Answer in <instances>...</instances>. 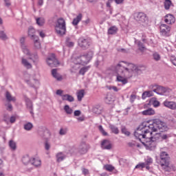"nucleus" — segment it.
Here are the masks:
<instances>
[{
  "label": "nucleus",
  "mask_w": 176,
  "mask_h": 176,
  "mask_svg": "<svg viewBox=\"0 0 176 176\" xmlns=\"http://www.w3.org/2000/svg\"><path fill=\"white\" fill-rule=\"evenodd\" d=\"M98 129H99V131H100V133H102V135H104V136L108 135V133H107V132L105 131V130H104V128H103L101 125H100V126H98Z\"/></svg>",
  "instance_id": "obj_52"
},
{
  "label": "nucleus",
  "mask_w": 176,
  "mask_h": 176,
  "mask_svg": "<svg viewBox=\"0 0 176 176\" xmlns=\"http://www.w3.org/2000/svg\"><path fill=\"white\" fill-rule=\"evenodd\" d=\"M135 98H137V96L135 94L131 95L130 101L131 102H134L135 100Z\"/></svg>",
  "instance_id": "obj_58"
},
{
  "label": "nucleus",
  "mask_w": 176,
  "mask_h": 176,
  "mask_svg": "<svg viewBox=\"0 0 176 176\" xmlns=\"http://www.w3.org/2000/svg\"><path fill=\"white\" fill-rule=\"evenodd\" d=\"M61 98L63 101H69V102H74V101H75L74 96L69 94H63Z\"/></svg>",
  "instance_id": "obj_21"
},
{
  "label": "nucleus",
  "mask_w": 176,
  "mask_h": 176,
  "mask_svg": "<svg viewBox=\"0 0 176 176\" xmlns=\"http://www.w3.org/2000/svg\"><path fill=\"white\" fill-rule=\"evenodd\" d=\"M28 35L30 36L31 39H34L35 37H38V36H35V29L32 27L29 28Z\"/></svg>",
  "instance_id": "obj_28"
},
{
  "label": "nucleus",
  "mask_w": 176,
  "mask_h": 176,
  "mask_svg": "<svg viewBox=\"0 0 176 176\" xmlns=\"http://www.w3.org/2000/svg\"><path fill=\"white\" fill-rule=\"evenodd\" d=\"M28 85H30L31 87H33L34 89H39V87L41 86V82H39V80L33 79L32 82H30V80H25Z\"/></svg>",
  "instance_id": "obj_14"
},
{
  "label": "nucleus",
  "mask_w": 176,
  "mask_h": 176,
  "mask_svg": "<svg viewBox=\"0 0 176 176\" xmlns=\"http://www.w3.org/2000/svg\"><path fill=\"white\" fill-rule=\"evenodd\" d=\"M146 166V164L144 163V162H140L138 165L135 166V168H145V167Z\"/></svg>",
  "instance_id": "obj_49"
},
{
  "label": "nucleus",
  "mask_w": 176,
  "mask_h": 176,
  "mask_svg": "<svg viewBox=\"0 0 176 176\" xmlns=\"http://www.w3.org/2000/svg\"><path fill=\"white\" fill-rule=\"evenodd\" d=\"M6 98L7 100H8L10 102V101H16V98L14 96H12V94L9 91H6Z\"/></svg>",
  "instance_id": "obj_36"
},
{
  "label": "nucleus",
  "mask_w": 176,
  "mask_h": 176,
  "mask_svg": "<svg viewBox=\"0 0 176 176\" xmlns=\"http://www.w3.org/2000/svg\"><path fill=\"white\" fill-rule=\"evenodd\" d=\"M170 62L172 63V64H173V65H175L176 67V58L175 57H172L170 58Z\"/></svg>",
  "instance_id": "obj_62"
},
{
  "label": "nucleus",
  "mask_w": 176,
  "mask_h": 176,
  "mask_svg": "<svg viewBox=\"0 0 176 176\" xmlns=\"http://www.w3.org/2000/svg\"><path fill=\"white\" fill-rule=\"evenodd\" d=\"M160 159H161V164H167L168 162H170V156H168V154L165 152L162 151L160 153Z\"/></svg>",
  "instance_id": "obj_13"
},
{
  "label": "nucleus",
  "mask_w": 176,
  "mask_h": 176,
  "mask_svg": "<svg viewBox=\"0 0 176 176\" xmlns=\"http://www.w3.org/2000/svg\"><path fill=\"white\" fill-rule=\"evenodd\" d=\"M119 163L121 166H124V164L127 163V160L121 158L119 160Z\"/></svg>",
  "instance_id": "obj_55"
},
{
  "label": "nucleus",
  "mask_w": 176,
  "mask_h": 176,
  "mask_svg": "<svg viewBox=\"0 0 176 176\" xmlns=\"http://www.w3.org/2000/svg\"><path fill=\"white\" fill-rule=\"evenodd\" d=\"M52 76L55 78V79H57V80H61V79H63V77L61 76V75L57 73L56 69H54L52 70Z\"/></svg>",
  "instance_id": "obj_30"
},
{
  "label": "nucleus",
  "mask_w": 176,
  "mask_h": 176,
  "mask_svg": "<svg viewBox=\"0 0 176 176\" xmlns=\"http://www.w3.org/2000/svg\"><path fill=\"white\" fill-rule=\"evenodd\" d=\"M31 160H32V159H31L28 155H24L22 157V162L23 164H28V163H31Z\"/></svg>",
  "instance_id": "obj_39"
},
{
  "label": "nucleus",
  "mask_w": 176,
  "mask_h": 176,
  "mask_svg": "<svg viewBox=\"0 0 176 176\" xmlns=\"http://www.w3.org/2000/svg\"><path fill=\"white\" fill-rule=\"evenodd\" d=\"M79 68H80V64L78 63V60L76 59L74 60V65L72 67L71 72L75 73L78 69H79Z\"/></svg>",
  "instance_id": "obj_32"
},
{
  "label": "nucleus",
  "mask_w": 176,
  "mask_h": 176,
  "mask_svg": "<svg viewBox=\"0 0 176 176\" xmlns=\"http://www.w3.org/2000/svg\"><path fill=\"white\" fill-rule=\"evenodd\" d=\"M56 162L60 163V162H63V160H64L67 157V156L65 155V154H64V153L60 152L56 155Z\"/></svg>",
  "instance_id": "obj_22"
},
{
  "label": "nucleus",
  "mask_w": 176,
  "mask_h": 176,
  "mask_svg": "<svg viewBox=\"0 0 176 176\" xmlns=\"http://www.w3.org/2000/svg\"><path fill=\"white\" fill-rule=\"evenodd\" d=\"M104 170L107 171H113L115 170V167L111 164H106L104 166Z\"/></svg>",
  "instance_id": "obj_45"
},
{
  "label": "nucleus",
  "mask_w": 176,
  "mask_h": 176,
  "mask_svg": "<svg viewBox=\"0 0 176 176\" xmlns=\"http://www.w3.org/2000/svg\"><path fill=\"white\" fill-rule=\"evenodd\" d=\"M25 102L28 109H30V113L33 115L34 111H32V102H31V100L26 98Z\"/></svg>",
  "instance_id": "obj_31"
},
{
  "label": "nucleus",
  "mask_w": 176,
  "mask_h": 176,
  "mask_svg": "<svg viewBox=\"0 0 176 176\" xmlns=\"http://www.w3.org/2000/svg\"><path fill=\"white\" fill-rule=\"evenodd\" d=\"M161 166L165 171H168V173H170V171H175L176 170L174 165H171V166H170V162H167V164H161Z\"/></svg>",
  "instance_id": "obj_16"
},
{
  "label": "nucleus",
  "mask_w": 176,
  "mask_h": 176,
  "mask_svg": "<svg viewBox=\"0 0 176 176\" xmlns=\"http://www.w3.org/2000/svg\"><path fill=\"white\" fill-rule=\"evenodd\" d=\"M85 97V90L81 89L77 91V98L78 101H82V98Z\"/></svg>",
  "instance_id": "obj_38"
},
{
  "label": "nucleus",
  "mask_w": 176,
  "mask_h": 176,
  "mask_svg": "<svg viewBox=\"0 0 176 176\" xmlns=\"http://www.w3.org/2000/svg\"><path fill=\"white\" fill-rule=\"evenodd\" d=\"M45 148L46 151H49V149H50V143L49 142H45Z\"/></svg>",
  "instance_id": "obj_61"
},
{
  "label": "nucleus",
  "mask_w": 176,
  "mask_h": 176,
  "mask_svg": "<svg viewBox=\"0 0 176 176\" xmlns=\"http://www.w3.org/2000/svg\"><path fill=\"white\" fill-rule=\"evenodd\" d=\"M55 31L58 35L62 36V35H65V32H67V26L65 24V20L63 18H60L57 20Z\"/></svg>",
  "instance_id": "obj_6"
},
{
  "label": "nucleus",
  "mask_w": 176,
  "mask_h": 176,
  "mask_svg": "<svg viewBox=\"0 0 176 176\" xmlns=\"http://www.w3.org/2000/svg\"><path fill=\"white\" fill-rule=\"evenodd\" d=\"M46 63L49 67H57L58 65V60L56 58V55L52 54L46 59Z\"/></svg>",
  "instance_id": "obj_11"
},
{
  "label": "nucleus",
  "mask_w": 176,
  "mask_h": 176,
  "mask_svg": "<svg viewBox=\"0 0 176 176\" xmlns=\"http://www.w3.org/2000/svg\"><path fill=\"white\" fill-rule=\"evenodd\" d=\"M144 163H145V164H146V170L150 171V173H152V170H151V167H149V166H151V164H152V163H153V160L152 159V157H146V158L145 159V162H144Z\"/></svg>",
  "instance_id": "obj_19"
},
{
  "label": "nucleus",
  "mask_w": 176,
  "mask_h": 176,
  "mask_svg": "<svg viewBox=\"0 0 176 176\" xmlns=\"http://www.w3.org/2000/svg\"><path fill=\"white\" fill-rule=\"evenodd\" d=\"M78 46H80L81 49L86 50V49H89V47H90V45H91V41H90L89 38L81 37L78 39Z\"/></svg>",
  "instance_id": "obj_9"
},
{
  "label": "nucleus",
  "mask_w": 176,
  "mask_h": 176,
  "mask_svg": "<svg viewBox=\"0 0 176 176\" xmlns=\"http://www.w3.org/2000/svg\"><path fill=\"white\" fill-rule=\"evenodd\" d=\"M109 90H113V91H119V89H118V87H115V86H110L108 87Z\"/></svg>",
  "instance_id": "obj_56"
},
{
  "label": "nucleus",
  "mask_w": 176,
  "mask_h": 176,
  "mask_svg": "<svg viewBox=\"0 0 176 176\" xmlns=\"http://www.w3.org/2000/svg\"><path fill=\"white\" fill-rule=\"evenodd\" d=\"M93 58V52L90 51L87 53H82L79 56H78L76 60L78 64H81L82 65H86L90 63V60Z\"/></svg>",
  "instance_id": "obj_7"
},
{
  "label": "nucleus",
  "mask_w": 176,
  "mask_h": 176,
  "mask_svg": "<svg viewBox=\"0 0 176 176\" xmlns=\"http://www.w3.org/2000/svg\"><path fill=\"white\" fill-rule=\"evenodd\" d=\"M74 113V116H80L81 112L80 110H76Z\"/></svg>",
  "instance_id": "obj_63"
},
{
  "label": "nucleus",
  "mask_w": 176,
  "mask_h": 176,
  "mask_svg": "<svg viewBox=\"0 0 176 176\" xmlns=\"http://www.w3.org/2000/svg\"><path fill=\"white\" fill-rule=\"evenodd\" d=\"M8 145L12 151H16L17 149V144L13 140H10Z\"/></svg>",
  "instance_id": "obj_40"
},
{
  "label": "nucleus",
  "mask_w": 176,
  "mask_h": 176,
  "mask_svg": "<svg viewBox=\"0 0 176 176\" xmlns=\"http://www.w3.org/2000/svg\"><path fill=\"white\" fill-rule=\"evenodd\" d=\"M82 17L83 15H82V14H79L76 18L73 19V25H78V24H79V22L82 20Z\"/></svg>",
  "instance_id": "obj_29"
},
{
  "label": "nucleus",
  "mask_w": 176,
  "mask_h": 176,
  "mask_svg": "<svg viewBox=\"0 0 176 176\" xmlns=\"http://www.w3.org/2000/svg\"><path fill=\"white\" fill-rule=\"evenodd\" d=\"M82 174H84V175H89V170L88 169L82 168Z\"/></svg>",
  "instance_id": "obj_60"
},
{
  "label": "nucleus",
  "mask_w": 176,
  "mask_h": 176,
  "mask_svg": "<svg viewBox=\"0 0 176 176\" xmlns=\"http://www.w3.org/2000/svg\"><path fill=\"white\" fill-rule=\"evenodd\" d=\"M63 93H64V91H63L61 89H58L56 91L57 96H60V97H63V96H64V94H63Z\"/></svg>",
  "instance_id": "obj_57"
},
{
  "label": "nucleus",
  "mask_w": 176,
  "mask_h": 176,
  "mask_svg": "<svg viewBox=\"0 0 176 176\" xmlns=\"http://www.w3.org/2000/svg\"><path fill=\"white\" fill-rule=\"evenodd\" d=\"M121 131L122 134H124L125 135H130V133L129 131H127V129H126V126H122L121 127Z\"/></svg>",
  "instance_id": "obj_51"
},
{
  "label": "nucleus",
  "mask_w": 176,
  "mask_h": 176,
  "mask_svg": "<svg viewBox=\"0 0 176 176\" xmlns=\"http://www.w3.org/2000/svg\"><path fill=\"white\" fill-rule=\"evenodd\" d=\"M0 39H1L2 41L8 40V36L4 31H0Z\"/></svg>",
  "instance_id": "obj_48"
},
{
  "label": "nucleus",
  "mask_w": 176,
  "mask_h": 176,
  "mask_svg": "<svg viewBox=\"0 0 176 176\" xmlns=\"http://www.w3.org/2000/svg\"><path fill=\"white\" fill-rule=\"evenodd\" d=\"M31 164L34 166L35 167H41V164H42L41 160L38 158H32L31 160Z\"/></svg>",
  "instance_id": "obj_26"
},
{
  "label": "nucleus",
  "mask_w": 176,
  "mask_h": 176,
  "mask_svg": "<svg viewBox=\"0 0 176 176\" xmlns=\"http://www.w3.org/2000/svg\"><path fill=\"white\" fill-rule=\"evenodd\" d=\"M168 131V126L166 122H162L159 119L153 120V121H144L135 130L134 135L137 140H145L149 138L151 135H153V133H164Z\"/></svg>",
  "instance_id": "obj_1"
},
{
  "label": "nucleus",
  "mask_w": 176,
  "mask_h": 176,
  "mask_svg": "<svg viewBox=\"0 0 176 176\" xmlns=\"http://www.w3.org/2000/svg\"><path fill=\"white\" fill-rule=\"evenodd\" d=\"M104 101L106 104H111L113 101V99L112 98V96L111 95H107L105 97Z\"/></svg>",
  "instance_id": "obj_47"
},
{
  "label": "nucleus",
  "mask_w": 176,
  "mask_h": 176,
  "mask_svg": "<svg viewBox=\"0 0 176 176\" xmlns=\"http://www.w3.org/2000/svg\"><path fill=\"white\" fill-rule=\"evenodd\" d=\"M109 127L111 132L113 133V134H119V129L116 126L113 124H109Z\"/></svg>",
  "instance_id": "obj_37"
},
{
  "label": "nucleus",
  "mask_w": 176,
  "mask_h": 176,
  "mask_svg": "<svg viewBox=\"0 0 176 176\" xmlns=\"http://www.w3.org/2000/svg\"><path fill=\"white\" fill-rule=\"evenodd\" d=\"M66 45H67V46H68V47H74V42L69 41V40L67 39L66 41Z\"/></svg>",
  "instance_id": "obj_53"
},
{
  "label": "nucleus",
  "mask_w": 176,
  "mask_h": 176,
  "mask_svg": "<svg viewBox=\"0 0 176 176\" xmlns=\"http://www.w3.org/2000/svg\"><path fill=\"white\" fill-rule=\"evenodd\" d=\"M33 41L35 49H41V41H39V37H34Z\"/></svg>",
  "instance_id": "obj_35"
},
{
  "label": "nucleus",
  "mask_w": 176,
  "mask_h": 176,
  "mask_svg": "<svg viewBox=\"0 0 176 176\" xmlns=\"http://www.w3.org/2000/svg\"><path fill=\"white\" fill-rule=\"evenodd\" d=\"M123 64H127V62H119V63L114 67L113 71L118 74H120L124 76V78L129 79V78H131V76H133L134 72H138V68L133 63H128L127 67H126Z\"/></svg>",
  "instance_id": "obj_2"
},
{
  "label": "nucleus",
  "mask_w": 176,
  "mask_h": 176,
  "mask_svg": "<svg viewBox=\"0 0 176 176\" xmlns=\"http://www.w3.org/2000/svg\"><path fill=\"white\" fill-rule=\"evenodd\" d=\"M118 30L119 29H118L116 26H111L108 30V34L109 35H115L116 34L118 33Z\"/></svg>",
  "instance_id": "obj_27"
},
{
  "label": "nucleus",
  "mask_w": 176,
  "mask_h": 176,
  "mask_svg": "<svg viewBox=\"0 0 176 176\" xmlns=\"http://www.w3.org/2000/svg\"><path fill=\"white\" fill-rule=\"evenodd\" d=\"M135 19L142 25V27L148 28L149 25V19H148V16H146L145 13L138 12L135 14Z\"/></svg>",
  "instance_id": "obj_8"
},
{
  "label": "nucleus",
  "mask_w": 176,
  "mask_h": 176,
  "mask_svg": "<svg viewBox=\"0 0 176 176\" xmlns=\"http://www.w3.org/2000/svg\"><path fill=\"white\" fill-rule=\"evenodd\" d=\"M163 105L165 106L166 108H168V109H172V111L176 110V102L174 101L166 100L164 101Z\"/></svg>",
  "instance_id": "obj_12"
},
{
  "label": "nucleus",
  "mask_w": 176,
  "mask_h": 176,
  "mask_svg": "<svg viewBox=\"0 0 176 176\" xmlns=\"http://www.w3.org/2000/svg\"><path fill=\"white\" fill-rule=\"evenodd\" d=\"M63 109L67 115H72V113H74V109L69 107V105L68 104L65 105Z\"/></svg>",
  "instance_id": "obj_33"
},
{
  "label": "nucleus",
  "mask_w": 176,
  "mask_h": 176,
  "mask_svg": "<svg viewBox=\"0 0 176 176\" xmlns=\"http://www.w3.org/2000/svg\"><path fill=\"white\" fill-rule=\"evenodd\" d=\"M117 80H118V82H121V83H122V85H126V83H127V80L122 76L118 75Z\"/></svg>",
  "instance_id": "obj_43"
},
{
  "label": "nucleus",
  "mask_w": 176,
  "mask_h": 176,
  "mask_svg": "<svg viewBox=\"0 0 176 176\" xmlns=\"http://www.w3.org/2000/svg\"><path fill=\"white\" fill-rule=\"evenodd\" d=\"M38 33L39 34V36L41 38H45V32H43V31H38Z\"/></svg>",
  "instance_id": "obj_64"
},
{
  "label": "nucleus",
  "mask_w": 176,
  "mask_h": 176,
  "mask_svg": "<svg viewBox=\"0 0 176 176\" xmlns=\"http://www.w3.org/2000/svg\"><path fill=\"white\" fill-rule=\"evenodd\" d=\"M151 104H152L154 108H157V107H160V102H159L155 98H153L150 100Z\"/></svg>",
  "instance_id": "obj_34"
},
{
  "label": "nucleus",
  "mask_w": 176,
  "mask_h": 176,
  "mask_svg": "<svg viewBox=\"0 0 176 176\" xmlns=\"http://www.w3.org/2000/svg\"><path fill=\"white\" fill-rule=\"evenodd\" d=\"M46 20L43 17L36 18V23L39 27H43L45 25Z\"/></svg>",
  "instance_id": "obj_25"
},
{
  "label": "nucleus",
  "mask_w": 176,
  "mask_h": 176,
  "mask_svg": "<svg viewBox=\"0 0 176 176\" xmlns=\"http://www.w3.org/2000/svg\"><path fill=\"white\" fill-rule=\"evenodd\" d=\"M153 96V93L152 92V91H146L142 94V98L143 100H145V98H146L147 97H152Z\"/></svg>",
  "instance_id": "obj_41"
},
{
  "label": "nucleus",
  "mask_w": 176,
  "mask_h": 176,
  "mask_svg": "<svg viewBox=\"0 0 176 176\" xmlns=\"http://www.w3.org/2000/svg\"><path fill=\"white\" fill-rule=\"evenodd\" d=\"M21 64L25 68H27V69H31V68H32V65L24 57L21 58Z\"/></svg>",
  "instance_id": "obj_18"
},
{
  "label": "nucleus",
  "mask_w": 176,
  "mask_h": 176,
  "mask_svg": "<svg viewBox=\"0 0 176 176\" xmlns=\"http://www.w3.org/2000/svg\"><path fill=\"white\" fill-rule=\"evenodd\" d=\"M79 153H81V155H84V153H87V144H86L85 142H82L79 146Z\"/></svg>",
  "instance_id": "obj_20"
},
{
  "label": "nucleus",
  "mask_w": 176,
  "mask_h": 176,
  "mask_svg": "<svg viewBox=\"0 0 176 176\" xmlns=\"http://www.w3.org/2000/svg\"><path fill=\"white\" fill-rule=\"evenodd\" d=\"M168 137V135H160V133H156L154 135H153L148 138H145V139H141L140 142L145 146L146 149L153 151L155 148H156L157 142L162 141V140H167Z\"/></svg>",
  "instance_id": "obj_3"
},
{
  "label": "nucleus",
  "mask_w": 176,
  "mask_h": 176,
  "mask_svg": "<svg viewBox=\"0 0 176 176\" xmlns=\"http://www.w3.org/2000/svg\"><path fill=\"white\" fill-rule=\"evenodd\" d=\"M101 148L102 149H107L109 151V149H112V143H111V141L108 140H104L101 143Z\"/></svg>",
  "instance_id": "obj_15"
},
{
  "label": "nucleus",
  "mask_w": 176,
  "mask_h": 176,
  "mask_svg": "<svg viewBox=\"0 0 176 176\" xmlns=\"http://www.w3.org/2000/svg\"><path fill=\"white\" fill-rule=\"evenodd\" d=\"M113 2V0H108L106 3L107 8H111V3Z\"/></svg>",
  "instance_id": "obj_59"
},
{
  "label": "nucleus",
  "mask_w": 176,
  "mask_h": 176,
  "mask_svg": "<svg viewBox=\"0 0 176 176\" xmlns=\"http://www.w3.org/2000/svg\"><path fill=\"white\" fill-rule=\"evenodd\" d=\"M67 129H60V131H59V134L60 135H65V134H67Z\"/></svg>",
  "instance_id": "obj_54"
},
{
  "label": "nucleus",
  "mask_w": 176,
  "mask_h": 176,
  "mask_svg": "<svg viewBox=\"0 0 176 176\" xmlns=\"http://www.w3.org/2000/svg\"><path fill=\"white\" fill-rule=\"evenodd\" d=\"M149 89L153 90L154 93L159 96H169L171 93V89L168 87H164L157 85H151Z\"/></svg>",
  "instance_id": "obj_5"
},
{
  "label": "nucleus",
  "mask_w": 176,
  "mask_h": 176,
  "mask_svg": "<svg viewBox=\"0 0 176 176\" xmlns=\"http://www.w3.org/2000/svg\"><path fill=\"white\" fill-rule=\"evenodd\" d=\"M172 3L170 0H166L164 2V8L166 10H168L171 7Z\"/></svg>",
  "instance_id": "obj_46"
},
{
  "label": "nucleus",
  "mask_w": 176,
  "mask_h": 176,
  "mask_svg": "<svg viewBox=\"0 0 176 176\" xmlns=\"http://www.w3.org/2000/svg\"><path fill=\"white\" fill-rule=\"evenodd\" d=\"M153 57L155 61H160L161 58L160 54H159V53L157 52H154L153 54Z\"/></svg>",
  "instance_id": "obj_50"
},
{
  "label": "nucleus",
  "mask_w": 176,
  "mask_h": 176,
  "mask_svg": "<svg viewBox=\"0 0 176 176\" xmlns=\"http://www.w3.org/2000/svg\"><path fill=\"white\" fill-rule=\"evenodd\" d=\"M34 125L31 122H27L24 124L23 128L26 130V131H30L32 129Z\"/></svg>",
  "instance_id": "obj_42"
},
{
  "label": "nucleus",
  "mask_w": 176,
  "mask_h": 176,
  "mask_svg": "<svg viewBox=\"0 0 176 176\" xmlns=\"http://www.w3.org/2000/svg\"><path fill=\"white\" fill-rule=\"evenodd\" d=\"M89 69H90V66L84 67L80 69L79 74L80 75H85V74H86V72H87Z\"/></svg>",
  "instance_id": "obj_44"
},
{
  "label": "nucleus",
  "mask_w": 176,
  "mask_h": 176,
  "mask_svg": "<svg viewBox=\"0 0 176 176\" xmlns=\"http://www.w3.org/2000/svg\"><path fill=\"white\" fill-rule=\"evenodd\" d=\"M164 21L166 24H174L175 23V17L171 14H167L165 16Z\"/></svg>",
  "instance_id": "obj_17"
},
{
  "label": "nucleus",
  "mask_w": 176,
  "mask_h": 176,
  "mask_svg": "<svg viewBox=\"0 0 176 176\" xmlns=\"http://www.w3.org/2000/svg\"><path fill=\"white\" fill-rule=\"evenodd\" d=\"M142 115H144L146 116H152L153 115H155V110L152 108H149L148 109H146L142 112Z\"/></svg>",
  "instance_id": "obj_23"
},
{
  "label": "nucleus",
  "mask_w": 176,
  "mask_h": 176,
  "mask_svg": "<svg viewBox=\"0 0 176 176\" xmlns=\"http://www.w3.org/2000/svg\"><path fill=\"white\" fill-rule=\"evenodd\" d=\"M135 45H138V49L139 50H140V52H144V50L146 49L145 48V45H144V43L140 41V40L135 39Z\"/></svg>",
  "instance_id": "obj_24"
},
{
  "label": "nucleus",
  "mask_w": 176,
  "mask_h": 176,
  "mask_svg": "<svg viewBox=\"0 0 176 176\" xmlns=\"http://www.w3.org/2000/svg\"><path fill=\"white\" fill-rule=\"evenodd\" d=\"M19 42L21 43V47L23 53L25 54L29 58V60H32L34 64H36L39 60V57L38 56V54L36 53H31L28 47L25 45V38L22 37L20 38Z\"/></svg>",
  "instance_id": "obj_4"
},
{
  "label": "nucleus",
  "mask_w": 176,
  "mask_h": 176,
  "mask_svg": "<svg viewBox=\"0 0 176 176\" xmlns=\"http://www.w3.org/2000/svg\"><path fill=\"white\" fill-rule=\"evenodd\" d=\"M160 33L163 36H170L171 35V27L168 25L162 24L160 26Z\"/></svg>",
  "instance_id": "obj_10"
}]
</instances>
